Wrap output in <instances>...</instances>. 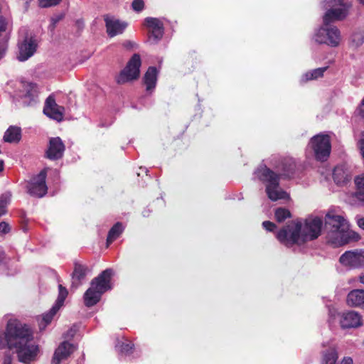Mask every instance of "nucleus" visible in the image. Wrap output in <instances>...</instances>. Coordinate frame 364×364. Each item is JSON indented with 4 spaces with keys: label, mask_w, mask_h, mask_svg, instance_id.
Returning a JSON list of instances; mask_svg holds the SVG:
<instances>
[{
    "label": "nucleus",
    "mask_w": 364,
    "mask_h": 364,
    "mask_svg": "<svg viewBox=\"0 0 364 364\" xmlns=\"http://www.w3.org/2000/svg\"><path fill=\"white\" fill-rule=\"evenodd\" d=\"M11 200V194L5 193L0 196V217L6 213V207Z\"/></svg>",
    "instance_id": "31"
},
{
    "label": "nucleus",
    "mask_w": 364,
    "mask_h": 364,
    "mask_svg": "<svg viewBox=\"0 0 364 364\" xmlns=\"http://www.w3.org/2000/svg\"><path fill=\"white\" fill-rule=\"evenodd\" d=\"M68 290L66 288L63 287L62 284L58 285V298L50 309V311L47 313H45L42 316L41 321H39V328L41 330H43L46 328L47 325H48L53 316L56 314L60 307L63 305L65 299L68 296Z\"/></svg>",
    "instance_id": "10"
},
{
    "label": "nucleus",
    "mask_w": 364,
    "mask_h": 364,
    "mask_svg": "<svg viewBox=\"0 0 364 364\" xmlns=\"http://www.w3.org/2000/svg\"><path fill=\"white\" fill-rule=\"evenodd\" d=\"M339 262L350 268L364 267V250L346 251L340 257Z\"/></svg>",
    "instance_id": "13"
},
{
    "label": "nucleus",
    "mask_w": 364,
    "mask_h": 364,
    "mask_svg": "<svg viewBox=\"0 0 364 364\" xmlns=\"http://www.w3.org/2000/svg\"><path fill=\"white\" fill-rule=\"evenodd\" d=\"M144 26L149 31V41L156 44L164 34V25L161 18L146 17L144 19Z\"/></svg>",
    "instance_id": "12"
},
{
    "label": "nucleus",
    "mask_w": 364,
    "mask_h": 364,
    "mask_svg": "<svg viewBox=\"0 0 364 364\" xmlns=\"http://www.w3.org/2000/svg\"><path fill=\"white\" fill-rule=\"evenodd\" d=\"M358 1H359V2H360L361 4L364 5V0H358Z\"/></svg>",
    "instance_id": "48"
},
{
    "label": "nucleus",
    "mask_w": 364,
    "mask_h": 364,
    "mask_svg": "<svg viewBox=\"0 0 364 364\" xmlns=\"http://www.w3.org/2000/svg\"><path fill=\"white\" fill-rule=\"evenodd\" d=\"M46 178V170L43 169L28 183V193L32 196L38 198L43 197L47 193L48 191Z\"/></svg>",
    "instance_id": "11"
},
{
    "label": "nucleus",
    "mask_w": 364,
    "mask_h": 364,
    "mask_svg": "<svg viewBox=\"0 0 364 364\" xmlns=\"http://www.w3.org/2000/svg\"><path fill=\"white\" fill-rule=\"evenodd\" d=\"M359 114L363 118H364V98L359 106Z\"/></svg>",
    "instance_id": "40"
},
{
    "label": "nucleus",
    "mask_w": 364,
    "mask_h": 364,
    "mask_svg": "<svg viewBox=\"0 0 364 364\" xmlns=\"http://www.w3.org/2000/svg\"><path fill=\"white\" fill-rule=\"evenodd\" d=\"M124 227L122 223H116L109 230L107 237V247H109L123 232Z\"/></svg>",
    "instance_id": "26"
},
{
    "label": "nucleus",
    "mask_w": 364,
    "mask_h": 364,
    "mask_svg": "<svg viewBox=\"0 0 364 364\" xmlns=\"http://www.w3.org/2000/svg\"><path fill=\"white\" fill-rule=\"evenodd\" d=\"M333 178L335 183L338 185H343L348 182L351 178L350 171L344 166H337L333 171Z\"/></svg>",
    "instance_id": "23"
},
{
    "label": "nucleus",
    "mask_w": 364,
    "mask_h": 364,
    "mask_svg": "<svg viewBox=\"0 0 364 364\" xmlns=\"http://www.w3.org/2000/svg\"><path fill=\"white\" fill-rule=\"evenodd\" d=\"M64 17V14L61 13V14H57V15H55L53 16L52 18H51V23L49 26V28H50L51 31H53L55 27V25L60 21Z\"/></svg>",
    "instance_id": "35"
},
{
    "label": "nucleus",
    "mask_w": 364,
    "mask_h": 364,
    "mask_svg": "<svg viewBox=\"0 0 364 364\" xmlns=\"http://www.w3.org/2000/svg\"><path fill=\"white\" fill-rule=\"evenodd\" d=\"M309 146L313 150L314 156L317 160L326 161L331 151L329 135L319 134L313 136L310 140Z\"/></svg>",
    "instance_id": "7"
},
{
    "label": "nucleus",
    "mask_w": 364,
    "mask_h": 364,
    "mask_svg": "<svg viewBox=\"0 0 364 364\" xmlns=\"http://www.w3.org/2000/svg\"><path fill=\"white\" fill-rule=\"evenodd\" d=\"M133 344L131 343H122L120 346V351L123 353L128 354L131 352Z\"/></svg>",
    "instance_id": "37"
},
{
    "label": "nucleus",
    "mask_w": 364,
    "mask_h": 364,
    "mask_svg": "<svg viewBox=\"0 0 364 364\" xmlns=\"http://www.w3.org/2000/svg\"><path fill=\"white\" fill-rule=\"evenodd\" d=\"M90 272L87 266L75 263L74 271L72 274L73 287L77 288L85 279L86 276Z\"/></svg>",
    "instance_id": "21"
},
{
    "label": "nucleus",
    "mask_w": 364,
    "mask_h": 364,
    "mask_svg": "<svg viewBox=\"0 0 364 364\" xmlns=\"http://www.w3.org/2000/svg\"><path fill=\"white\" fill-rule=\"evenodd\" d=\"M4 259V252L2 251H0V263L3 261Z\"/></svg>",
    "instance_id": "44"
},
{
    "label": "nucleus",
    "mask_w": 364,
    "mask_h": 364,
    "mask_svg": "<svg viewBox=\"0 0 364 364\" xmlns=\"http://www.w3.org/2000/svg\"><path fill=\"white\" fill-rule=\"evenodd\" d=\"M351 43L355 47H358L364 43V31L355 32L351 36Z\"/></svg>",
    "instance_id": "32"
},
{
    "label": "nucleus",
    "mask_w": 364,
    "mask_h": 364,
    "mask_svg": "<svg viewBox=\"0 0 364 364\" xmlns=\"http://www.w3.org/2000/svg\"><path fill=\"white\" fill-rule=\"evenodd\" d=\"M11 230L10 225L5 221L0 223V235H5Z\"/></svg>",
    "instance_id": "38"
},
{
    "label": "nucleus",
    "mask_w": 364,
    "mask_h": 364,
    "mask_svg": "<svg viewBox=\"0 0 364 364\" xmlns=\"http://www.w3.org/2000/svg\"><path fill=\"white\" fill-rule=\"evenodd\" d=\"M112 275V269H107L92 280L90 288L84 294V302L86 306L91 307L97 304L102 295L112 289L110 281Z\"/></svg>",
    "instance_id": "6"
},
{
    "label": "nucleus",
    "mask_w": 364,
    "mask_h": 364,
    "mask_svg": "<svg viewBox=\"0 0 364 364\" xmlns=\"http://www.w3.org/2000/svg\"><path fill=\"white\" fill-rule=\"evenodd\" d=\"M4 168V161L0 160V172L3 171Z\"/></svg>",
    "instance_id": "43"
},
{
    "label": "nucleus",
    "mask_w": 364,
    "mask_h": 364,
    "mask_svg": "<svg viewBox=\"0 0 364 364\" xmlns=\"http://www.w3.org/2000/svg\"><path fill=\"white\" fill-rule=\"evenodd\" d=\"M357 224L361 229L364 230V218L358 219Z\"/></svg>",
    "instance_id": "42"
},
{
    "label": "nucleus",
    "mask_w": 364,
    "mask_h": 364,
    "mask_svg": "<svg viewBox=\"0 0 364 364\" xmlns=\"http://www.w3.org/2000/svg\"><path fill=\"white\" fill-rule=\"evenodd\" d=\"M360 282L364 284V274L360 277Z\"/></svg>",
    "instance_id": "47"
},
{
    "label": "nucleus",
    "mask_w": 364,
    "mask_h": 364,
    "mask_svg": "<svg viewBox=\"0 0 364 364\" xmlns=\"http://www.w3.org/2000/svg\"><path fill=\"white\" fill-rule=\"evenodd\" d=\"M280 172H274L266 164L259 165L254 171V178L262 183L268 198L272 201L289 198V195L279 186Z\"/></svg>",
    "instance_id": "5"
},
{
    "label": "nucleus",
    "mask_w": 364,
    "mask_h": 364,
    "mask_svg": "<svg viewBox=\"0 0 364 364\" xmlns=\"http://www.w3.org/2000/svg\"><path fill=\"white\" fill-rule=\"evenodd\" d=\"M39 90L36 84L21 82L16 95L23 107L32 106L38 101Z\"/></svg>",
    "instance_id": "9"
},
{
    "label": "nucleus",
    "mask_w": 364,
    "mask_h": 364,
    "mask_svg": "<svg viewBox=\"0 0 364 364\" xmlns=\"http://www.w3.org/2000/svg\"><path fill=\"white\" fill-rule=\"evenodd\" d=\"M105 21L108 36L111 38L122 34L127 24L110 16H105Z\"/></svg>",
    "instance_id": "18"
},
{
    "label": "nucleus",
    "mask_w": 364,
    "mask_h": 364,
    "mask_svg": "<svg viewBox=\"0 0 364 364\" xmlns=\"http://www.w3.org/2000/svg\"><path fill=\"white\" fill-rule=\"evenodd\" d=\"M8 346L14 349L18 359L23 363L34 360L38 352V346L33 341L32 330L26 324L16 320H9L5 336L0 330V348Z\"/></svg>",
    "instance_id": "1"
},
{
    "label": "nucleus",
    "mask_w": 364,
    "mask_h": 364,
    "mask_svg": "<svg viewBox=\"0 0 364 364\" xmlns=\"http://www.w3.org/2000/svg\"><path fill=\"white\" fill-rule=\"evenodd\" d=\"M132 8L136 12H141L144 8L143 0H134L132 3Z\"/></svg>",
    "instance_id": "34"
},
{
    "label": "nucleus",
    "mask_w": 364,
    "mask_h": 364,
    "mask_svg": "<svg viewBox=\"0 0 364 364\" xmlns=\"http://www.w3.org/2000/svg\"><path fill=\"white\" fill-rule=\"evenodd\" d=\"M158 77V70L155 67H149L146 70L143 81L146 86V91L151 94L156 87Z\"/></svg>",
    "instance_id": "22"
},
{
    "label": "nucleus",
    "mask_w": 364,
    "mask_h": 364,
    "mask_svg": "<svg viewBox=\"0 0 364 364\" xmlns=\"http://www.w3.org/2000/svg\"><path fill=\"white\" fill-rule=\"evenodd\" d=\"M21 139V129L11 126L4 133V140L6 142H18Z\"/></svg>",
    "instance_id": "28"
},
{
    "label": "nucleus",
    "mask_w": 364,
    "mask_h": 364,
    "mask_svg": "<svg viewBox=\"0 0 364 364\" xmlns=\"http://www.w3.org/2000/svg\"><path fill=\"white\" fill-rule=\"evenodd\" d=\"M263 228L269 231V232H273L276 229V225L270 221H264L262 223Z\"/></svg>",
    "instance_id": "39"
},
{
    "label": "nucleus",
    "mask_w": 364,
    "mask_h": 364,
    "mask_svg": "<svg viewBox=\"0 0 364 364\" xmlns=\"http://www.w3.org/2000/svg\"><path fill=\"white\" fill-rule=\"evenodd\" d=\"M9 28V21L3 16H0V36L3 32H6Z\"/></svg>",
    "instance_id": "36"
},
{
    "label": "nucleus",
    "mask_w": 364,
    "mask_h": 364,
    "mask_svg": "<svg viewBox=\"0 0 364 364\" xmlns=\"http://www.w3.org/2000/svg\"><path fill=\"white\" fill-rule=\"evenodd\" d=\"M65 150V146L63 140L58 136L52 137L49 139L46 156L50 160H58L63 156Z\"/></svg>",
    "instance_id": "16"
},
{
    "label": "nucleus",
    "mask_w": 364,
    "mask_h": 364,
    "mask_svg": "<svg viewBox=\"0 0 364 364\" xmlns=\"http://www.w3.org/2000/svg\"><path fill=\"white\" fill-rule=\"evenodd\" d=\"M340 323L343 328H357L361 325V316L353 311L344 312L341 316Z\"/></svg>",
    "instance_id": "20"
},
{
    "label": "nucleus",
    "mask_w": 364,
    "mask_h": 364,
    "mask_svg": "<svg viewBox=\"0 0 364 364\" xmlns=\"http://www.w3.org/2000/svg\"><path fill=\"white\" fill-rule=\"evenodd\" d=\"M73 351L74 346L67 341H63L55 349L52 364H60L63 360L67 359Z\"/></svg>",
    "instance_id": "19"
},
{
    "label": "nucleus",
    "mask_w": 364,
    "mask_h": 364,
    "mask_svg": "<svg viewBox=\"0 0 364 364\" xmlns=\"http://www.w3.org/2000/svg\"><path fill=\"white\" fill-rule=\"evenodd\" d=\"M274 216L277 222L282 223L286 219L290 218L291 214L290 211L285 208H278L274 211Z\"/></svg>",
    "instance_id": "30"
},
{
    "label": "nucleus",
    "mask_w": 364,
    "mask_h": 364,
    "mask_svg": "<svg viewBox=\"0 0 364 364\" xmlns=\"http://www.w3.org/2000/svg\"><path fill=\"white\" fill-rule=\"evenodd\" d=\"M4 55V50H0V59L3 58Z\"/></svg>",
    "instance_id": "46"
},
{
    "label": "nucleus",
    "mask_w": 364,
    "mask_h": 364,
    "mask_svg": "<svg viewBox=\"0 0 364 364\" xmlns=\"http://www.w3.org/2000/svg\"><path fill=\"white\" fill-rule=\"evenodd\" d=\"M347 304L350 306L364 309V290L353 289L347 296Z\"/></svg>",
    "instance_id": "24"
},
{
    "label": "nucleus",
    "mask_w": 364,
    "mask_h": 364,
    "mask_svg": "<svg viewBox=\"0 0 364 364\" xmlns=\"http://www.w3.org/2000/svg\"><path fill=\"white\" fill-rule=\"evenodd\" d=\"M65 108L58 105L53 96H49L45 102L43 113L50 119L61 122L63 119Z\"/></svg>",
    "instance_id": "15"
},
{
    "label": "nucleus",
    "mask_w": 364,
    "mask_h": 364,
    "mask_svg": "<svg viewBox=\"0 0 364 364\" xmlns=\"http://www.w3.org/2000/svg\"><path fill=\"white\" fill-rule=\"evenodd\" d=\"M37 43L32 37H26L21 42L18 43L19 53L18 59L20 61H25L31 58L36 50Z\"/></svg>",
    "instance_id": "17"
},
{
    "label": "nucleus",
    "mask_w": 364,
    "mask_h": 364,
    "mask_svg": "<svg viewBox=\"0 0 364 364\" xmlns=\"http://www.w3.org/2000/svg\"><path fill=\"white\" fill-rule=\"evenodd\" d=\"M326 240L334 247L348 243L354 232L349 231V225L343 217L329 212L325 218Z\"/></svg>",
    "instance_id": "4"
},
{
    "label": "nucleus",
    "mask_w": 364,
    "mask_h": 364,
    "mask_svg": "<svg viewBox=\"0 0 364 364\" xmlns=\"http://www.w3.org/2000/svg\"><path fill=\"white\" fill-rule=\"evenodd\" d=\"M12 358L10 355H6L4 358L3 364H11Z\"/></svg>",
    "instance_id": "41"
},
{
    "label": "nucleus",
    "mask_w": 364,
    "mask_h": 364,
    "mask_svg": "<svg viewBox=\"0 0 364 364\" xmlns=\"http://www.w3.org/2000/svg\"><path fill=\"white\" fill-rule=\"evenodd\" d=\"M38 1L41 7L47 8L59 4L61 0H38Z\"/></svg>",
    "instance_id": "33"
},
{
    "label": "nucleus",
    "mask_w": 364,
    "mask_h": 364,
    "mask_svg": "<svg viewBox=\"0 0 364 364\" xmlns=\"http://www.w3.org/2000/svg\"><path fill=\"white\" fill-rule=\"evenodd\" d=\"M141 65L140 55L135 53L127 63L126 67L120 72L117 77L118 84H124L127 82L136 80L139 77L140 73V67Z\"/></svg>",
    "instance_id": "8"
},
{
    "label": "nucleus",
    "mask_w": 364,
    "mask_h": 364,
    "mask_svg": "<svg viewBox=\"0 0 364 364\" xmlns=\"http://www.w3.org/2000/svg\"><path fill=\"white\" fill-rule=\"evenodd\" d=\"M338 355L334 348H330L323 354L322 364H336ZM341 364H353V359L350 357H346Z\"/></svg>",
    "instance_id": "25"
},
{
    "label": "nucleus",
    "mask_w": 364,
    "mask_h": 364,
    "mask_svg": "<svg viewBox=\"0 0 364 364\" xmlns=\"http://www.w3.org/2000/svg\"><path fill=\"white\" fill-rule=\"evenodd\" d=\"M322 7L326 10L323 16V24L316 31L314 40L320 44L337 47L341 40V32L331 23L345 19L349 14L352 4L344 0H324Z\"/></svg>",
    "instance_id": "2"
},
{
    "label": "nucleus",
    "mask_w": 364,
    "mask_h": 364,
    "mask_svg": "<svg viewBox=\"0 0 364 364\" xmlns=\"http://www.w3.org/2000/svg\"><path fill=\"white\" fill-rule=\"evenodd\" d=\"M355 183L357 187L356 196L360 200L364 201V173L357 176Z\"/></svg>",
    "instance_id": "29"
},
{
    "label": "nucleus",
    "mask_w": 364,
    "mask_h": 364,
    "mask_svg": "<svg viewBox=\"0 0 364 364\" xmlns=\"http://www.w3.org/2000/svg\"><path fill=\"white\" fill-rule=\"evenodd\" d=\"M270 165L277 172H280L282 176H290L296 168V162L294 159L290 157L281 159L273 156L270 159Z\"/></svg>",
    "instance_id": "14"
},
{
    "label": "nucleus",
    "mask_w": 364,
    "mask_h": 364,
    "mask_svg": "<svg viewBox=\"0 0 364 364\" xmlns=\"http://www.w3.org/2000/svg\"><path fill=\"white\" fill-rule=\"evenodd\" d=\"M326 69V67H323L309 70L302 75L300 80L301 82H306L309 80H317L323 77Z\"/></svg>",
    "instance_id": "27"
},
{
    "label": "nucleus",
    "mask_w": 364,
    "mask_h": 364,
    "mask_svg": "<svg viewBox=\"0 0 364 364\" xmlns=\"http://www.w3.org/2000/svg\"><path fill=\"white\" fill-rule=\"evenodd\" d=\"M323 220L317 216H309L304 220L291 221L279 230L276 237L286 247L301 245L318 237L321 232Z\"/></svg>",
    "instance_id": "3"
},
{
    "label": "nucleus",
    "mask_w": 364,
    "mask_h": 364,
    "mask_svg": "<svg viewBox=\"0 0 364 364\" xmlns=\"http://www.w3.org/2000/svg\"><path fill=\"white\" fill-rule=\"evenodd\" d=\"M124 46H125L126 47H127V48L131 47V46H132V42H130V41L127 42V43L124 44Z\"/></svg>",
    "instance_id": "45"
}]
</instances>
